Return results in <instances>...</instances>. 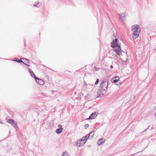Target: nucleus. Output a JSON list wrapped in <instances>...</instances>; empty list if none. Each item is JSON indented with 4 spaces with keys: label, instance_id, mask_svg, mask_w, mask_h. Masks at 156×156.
<instances>
[{
    "label": "nucleus",
    "instance_id": "14",
    "mask_svg": "<svg viewBox=\"0 0 156 156\" xmlns=\"http://www.w3.org/2000/svg\"><path fill=\"white\" fill-rule=\"evenodd\" d=\"M63 129H57L56 130L55 132L57 134L61 133Z\"/></svg>",
    "mask_w": 156,
    "mask_h": 156
},
{
    "label": "nucleus",
    "instance_id": "2",
    "mask_svg": "<svg viewBox=\"0 0 156 156\" xmlns=\"http://www.w3.org/2000/svg\"><path fill=\"white\" fill-rule=\"evenodd\" d=\"M132 30L133 32V33L139 34L140 32V27L138 25H135L132 26Z\"/></svg>",
    "mask_w": 156,
    "mask_h": 156
},
{
    "label": "nucleus",
    "instance_id": "9",
    "mask_svg": "<svg viewBox=\"0 0 156 156\" xmlns=\"http://www.w3.org/2000/svg\"><path fill=\"white\" fill-rule=\"evenodd\" d=\"M139 34L133 33L132 37L134 40H136L139 37Z\"/></svg>",
    "mask_w": 156,
    "mask_h": 156
},
{
    "label": "nucleus",
    "instance_id": "31",
    "mask_svg": "<svg viewBox=\"0 0 156 156\" xmlns=\"http://www.w3.org/2000/svg\"><path fill=\"white\" fill-rule=\"evenodd\" d=\"M110 68L112 69L113 68V66L112 65L110 66Z\"/></svg>",
    "mask_w": 156,
    "mask_h": 156
},
{
    "label": "nucleus",
    "instance_id": "20",
    "mask_svg": "<svg viewBox=\"0 0 156 156\" xmlns=\"http://www.w3.org/2000/svg\"><path fill=\"white\" fill-rule=\"evenodd\" d=\"M61 156H68L67 153L66 152H64Z\"/></svg>",
    "mask_w": 156,
    "mask_h": 156
},
{
    "label": "nucleus",
    "instance_id": "32",
    "mask_svg": "<svg viewBox=\"0 0 156 156\" xmlns=\"http://www.w3.org/2000/svg\"><path fill=\"white\" fill-rule=\"evenodd\" d=\"M155 115L156 117V113L155 114Z\"/></svg>",
    "mask_w": 156,
    "mask_h": 156
},
{
    "label": "nucleus",
    "instance_id": "17",
    "mask_svg": "<svg viewBox=\"0 0 156 156\" xmlns=\"http://www.w3.org/2000/svg\"><path fill=\"white\" fill-rule=\"evenodd\" d=\"M31 76L33 77H34V78H36V76L35 75V74L32 71L30 73Z\"/></svg>",
    "mask_w": 156,
    "mask_h": 156
},
{
    "label": "nucleus",
    "instance_id": "3",
    "mask_svg": "<svg viewBox=\"0 0 156 156\" xmlns=\"http://www.w3.org/2000/svg\"><path fill=\"white\" fill-rule=\"evenodd\" d=\"M108 85V81L105 79L102 81L100 87L101 88L105 89L107 90Z\"/></svg>",
    "mask_w": 156,
    "mask_h": 156
},
{
    "label": "nucleus",
    "instance_id": "4",
    "mask_svg": "<svg viewBox=\"0 0 156 156\" xmlns=\"http://www.w3.org/2000/svg\"><path fill=\"white\" fill-rule=\"evenodd\" d=\"M106 90L105 89H101L100 87L98 91V97H102L106 93Z\"/></svg>",
    "mask_w": 156,
    "mask_h": 156
},
{
    "label": "nucleus",
    "instance_id": "26",
    "mask_svg": "<svg viewBox=\"0 0 156 156\" xmlns=\"http://www.w3.org/2000/svg\"><path fill=\"white\" fill-rule=\"evenodd\" d=\"M58 127L59 129H63V128H62V125H60V124L58 125Z\"/></svg>",
    "mask_w": 156,
    "mask_h": 156
},
{
    "label": "nucleus",
    "instance_id": "8",
    "mask_svg": "<svg viewBox=\"0 0 156 156\" xmlns=\"http://www.w3.org/2000/svg\"><path fill=\"white\" fill-rule=\"evenodd\" d=\"M13 61H15L19 63H23L25 65L27 66H29V65H27L26 63L24 62L21 60L19 59H14L13 60Z\"/></svg>",
    "mask_w": 156,
    "mask_h": 156
},
{
    "label": "nucleus",
    "instance_id": "12",
    "mask_svg": "<svg viewBox=\"0 0 156 156\" xmlns=\"http://www.w3.org/2000/svg\"><path fill=\"white\" fill-rule=\"evenodd\" d=\"M120 19L122 20V21H123L125 19V16L124 14L122 13L120 15L119 14Z\"/></svg>",
    "mask_w": 156,
    "mask_h": 156
},
{
    "label": "nucleus",
    "instance_id": "25",
    "mask_svg": "<svg viewBox=\"0 0 156 156\" xmlns=\"http://www.w3.org/2000/svg\"><path fill=\"white\" fill-rule=\"evenodd\" d=\"M99 82V79H97V80H96L95 83V85H97L98 83Z\"/></svg>",
    "mask_w": 156,
    "mask_h": 156
},
{
    "label": "nucleus",
    "instance_id": "21",
    "mask_svg": "<svg viewBox=\"0 0 156 156\" xmlns=\"http://www.w3.org/2000/svg\"><path fill=\"white\" fill-rule=\"evenodd\" d=\"M21 59H25V62L26 63H29V60H28V59H27V58H22Z\"/></svg>",
    "mask_w": 156,
    "mask_h": 156
},
{
    "label": "nucleus",
    "instance_id": "24",
    "mask_svg": "<svg viewBox=\"0 0 156 156\" xmlns=\"http://www.w3.org/2000/svg\"><path fill=\"white\" fill-rule=\"evenodd\" d=\"M89 124H87L85 125L84 127H85V129H86L87 128H88L89 127Z\"/></svg>",
    "mask_w": 156,
    "mask_h": 156
},
{
    "label": "nucleus",
    "instance_id": "23",
    "mask_svg": "<svg viewBox=\"0 0 156 156\" xmlns=\"http://www.w3.org/2000/svg\"><path fill=\"white\" fill-rule=\"evenodd\" d=\"M83 137H85V139H87V140L89 138L90 139V136L88 135V134L86 136H85Z\"/></svg>",
    "mask_w": 156,
    "mask_h": 156
},
{
    "label": "nucleus",
    "instance_id": "22",
    "mask_svg": "<svg viewBox=\"0 0 156 156\" xmlns=\"http://www.w3.org/2000/svg\"><path fill=\"white\" fill-rule=\"evenodd\" d=\"M83 137H85V139H87V140L89 138L90 139V136L88 135V134L86 136H85Z\"/></svg>",
    "mask_w": 156,
    "mask_h": 156
},
{
    "label": "nucleus",
    "instance_id": "27",
    "mask_svg": "<svg viewBox=\"0 0 156 156\" xmlns=\"http://www.w3.org/2000/svg\"><path fill=\"white\" fill-rule=\"evenodd\" d=\"M95 70L96 71H98L99 69H100L99 68H96L95 67Z\"/></svg>",
    "mask_w": 156,
    "mask_h": 156
},
{
    "label": "nucleus",
    "instance_id": "13",
    "mask_svg": "<svg viewBox=\"0 0 156 156\" xmlns=\"http://www.w3.org/2000/svg\"><path fill=\"white\" fill-rule=\"evenodd\" d=\"M80 141L82 143V144H84L87 141V139H85V137H83L80 140Z\"/></svg>",
    "mask_w": 156,
    "mask_h": 156
},
{
    "label": "nucleus",
    "instance_id": "15",
    "mask_svg": "<svg viewBox=\"0 0 156 156\" xmlns=\"http://www.w3.org/2000/svg\"><path fill=\"white\" fill-rule=\"evenodd\" d=\"M94 134V132H91L90 133L88 134V135L90 136V139H91Z\"/></svg>",
    "mask_w": 156,
    "mask_h": 156
},
{
    "label": "nucleus",
    "instance_id": "5",
    "mask_svg": "<svg viewBox=\"0 0 156 156\" xmlns=\"http://www.w3.org/2000/svg\"><path fill=\"white\" fill-rule=\"evenodd\" d=\"M98 113L97 112H94L92 113L89 116L88 118L87 119H94L98 115Z\"/></svg>",
    "mask_w": 156,
    "mask_h": 156
},
{
    "label": "nucleus",
    "instance_id": "28",
    "mask_svg": "<svg viewBox=\"0 0 156 156\" xmlns=\"http://www.w3.org/2000/svg\"><path fill=\"white\" fill-rule=\"evenodd\" d=\"M28 70H29V72L30 73V72H32V70L30 69H28Z\"/></svg>",
    "mask_w": 156,
    "mask_h": 156
},
{
    "label": "nucleus",
    "instance_id": "7",
    "mask_svg": "<svg viewBox=\"0 0 156 156\" xmlns=\"http://www.w3.org/2000/svg\"><path fill=\"white\" fill-rule=\"evenodd\" d=\"M119 80V78L118 76H115L111 80L112 82L116 83Z\"/></svg>",
    "mask_w": 156,
    "mask_h": 156
},
{
    "label": "nucleus",
    "instance_id": "19",
    "mask_svg": "<svg viewBox=\"0 0 156 156\" xmlns=\"http://www.w3.org/2000/svg\"><path fill=\"white\" fill-rule=\"evenodd\" d=\"M13 121V120L12 119H8L7 120V122L9 123H10L11 122H12Z\"/></svg>",
    "mask_w": 156,
    "mask_h": 156
},
{
    "label": "nucleus",
    "instance_id": "30",
    "mask_svg": "<svg viewBox=\"0 0 156 156\" xmlns=\"http://www.w3.org/2000/svg\"><path fill=\"white\" fill-rule=\"evenodd\" d=\"M148 129V128H147V129H145V130H144L143 132H141V133H143V132L146 131L147 129Z\"/></svg>",
    "mask_w": 156,
    "mask_h": 156
},
{
    "label": "nucleus",
    "instance_id": "1",
    "mask_svg": "<svg viewBox=\"0 0 156 156\" xmlns=\"http://www.w3.org/2000/svg\"><path fill=\"white\" fill-rule=\"evenodd\" d=\"M111 46L114 48L113 49L118 55H121L122 51L120 46L119 45L118 39L116 38L111 43Z\"/></svg>",
    "mask_w": 156,
    "mask_h": 156
},
{
    "label": "nucleus",
    "instance_id": "10",
    "mask_svg": "<svg viewBox=\"0 0 156 156\" xmlns=\"http://www.w3.org/2000/svg\"><path fill=\"white\" fill-rule=\"evenodd\" d=\"M83 144H82V143L80 140H78L77 141V143L76 144V146L77 147H80L81 146H82L83 145Z\"/></svg>",
    "mask_w": 156,
    "mask_h": 156
},
{
    "label": "nucleus",
    "instance_id": "33",
    "mask_svg": "<svg viewBox=\"0 0 156 156\" xmlns=\"http://www.w3.org/2000/svg\"><path fill=\"white\" fill-rule=\"evenodd\" d=\"M0 123H2V122H0Z\"/></svg>",
    "mask_w": 156,
    "mask_h": 156
},
{
    "label": "nucleus",
    "instance_id": "11",
    "mask_svg": "<svg viewBox=\"0 0 156 156\" xmlns=\"http://www.w3.org/2000/svg\"><path fill=\"white\" fill-rule=\"evenodd\" d=\"M105 142V140H104V141H103V139L102 138H100L98 140V141L97 143V144L98 145H101L102 144L104 143Z\"/></svg>",
    "mask_w": 156,
    "mask_h": 156
},
{
    "label": "nucleus",
    "instance_id": "6",
    "mask_svg": "<svg viewBox=\"0 0 156 156\" xmlns=\"http://www.w3.org/2000/svg\"><path fill=\"white\" fill-rule=\"evenodd\" d=\"M34 79H35L37 83L38 84L40 85H42L44 84V82L42 80L39 78H37V77L36 78Z\"/></svg>",
    "mask_w": 156,
    "mask_h": 156
},
{
    "label": "nucleus",
    "instance_id": "18",
    "mask_svg": "<svg viewBox=\"0 0 156 156\" xmlns=\"http://www.w3.org/2000/svg\"><path fill=\"white\" fill-rule=\"evenodd\" d=\"M41 5V3H38L37 4V5H36L35 3L34 5V6H37V7H39Z\"/></svg>",
    "mask_w": 156,
    "mask_h": 156
},
{
    "label": "nucleus",
    "instance_id": "29",
    "mask_svg": "<svg viewBox=\"0 0 156 156\" xmlns=\"http://www.w3.org/2000/svg\"><path fill=\"white\" fill-rule=\"evenodd\" d=\"M15 121L14 120H13V121L12 122H11V123H10V124H11V125H12V124H13L14 123V122H15Z\"/></svg>",
    "mask_w": 156,
    "mask_h": 156
},
{
    "label": "nucleus",
    "instance_id": "16",
    "mask_svg": "<svg viewBox=\"0 0 156 156\" xmlns=\"http://www.w3.org/2000/svg\"><path fill=\"white\" fill-rule=\"evenodd\" d=\"M12 126L15 128L16 129L17 128V123L15 122L14 123L12 124Z\"/></svg>",
    "mask_w": 156,
    "mask_h": 156
}]
</instances>
